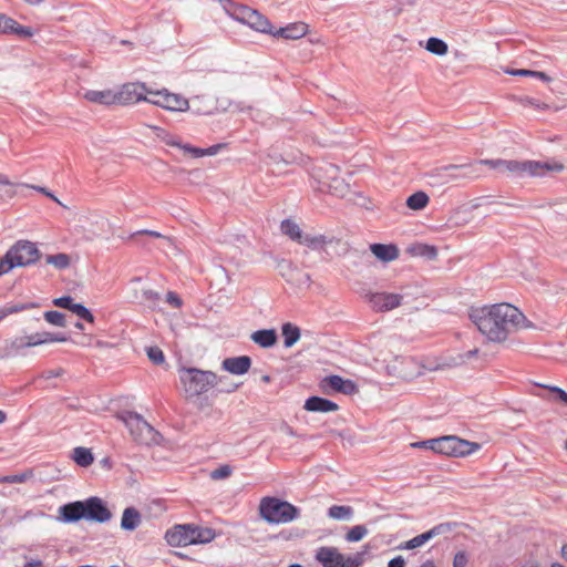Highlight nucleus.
<instances>
[{
    "label": "nucleus",
    "instance_id": "1",
    "mask_svg": "<svg viewBox=\"0 0 567 567\" xmlns=\"http://www.w3.org/2000/svg\"><path fill=\"white\" fill-rule=\"evenodd\" d=\"M470 319L489 341H505L525 320L523 312L511 303L471 308Z\"/></svg>",
    "mask_w": 567,
    "mask_h": 567
},
{
    "label": "nucleus",
    "instance_id": "2",
    "mask_svg": "<svg viewBox=\"0 0 567 567\" xmlns=\"http://www.w3.org/2000/svg\"><path fill=\"white\" fill-rule=\"evenodd\" d=\"M486 165L499 173L507 174L513 177H544L551 172H561L564 165L559 163H549L540 161H515V159H481L473 163L461 165H450L446 171L468 169L464 174L466 177H478L481 174L480 166Z\"/></svg>",
    "mask_w": 567,
    "mask_h": 567
},
{
    "label": "nucleus",
    "instance_id": "3",
    "mask_svg": "<svg viewBox=\"0 0 567 567\" xmlns=\"http://www.w3.org/2000/svg\"><path fill=\"white\" fill-rule=\"evenodd\" d=\"M217 534L213 528L196 526L193 524L176 525L168 529L165 539L173 547L208 544L216 538Z\"/></svg>",
    "mask_w": 567,
    "mask_h": 567
},
{
    "label": "nucleus",
    "instance_id": "4",
    "mask_svg": "<svg viewBox=\"0 0 567 567\" xmlns=\"http://www.w3.org/2000/svg\"><path fill=\"white\" fill-rule=\"evenodd\" d=\"M179 380L188 398H195L206 393L209 389L216 386L221 378L209 370L197 368H181L178 370Z\"/></svg>",
    "mask_w": 567,
    "mask_h": 567
},
{
    "label": "nucleus",
    "instance_id": "5",
    "mask_svg": "<svg viewBox=\"0 0 567 567\" xmlns=\"http://www.w3.org/2000/svg\"><path fill=\"white\" fill-rule=\"evenodd\" d=\"M41 257L37 245L29 240H18L3 257L0 258V272H9L16 267H28Z\"/></svg>",
    "mask_w": 567,
    "mask_h": 567
},
{
    "label": "nucleus",
    "instance_id": "6",
    "mask_svg": "<svg viewBox=\"0 0 567 567\" xmlns=\"http://www.w3.org/2000/svg\"><path fill=\"white\" fill-rule=\"evenodd\" d=\"M120 419L124 422L135 442L144 445L159 443L161 434L138 413L126 411L121 414Z\"/></svg>",
    "mask_w": 567,
    "mask_h": 567
},
{
    "label": "nucleus",
    "instance_id": "7",
    "mask_svg": "<svg viewBox=\"0 0 567 567\" xmlns=\"http://www.w3.org/2000/svg\"><path fill=\"white\" fill-rule=\"evenodd\" d=\"M228 7L225 8L227 14L234 20L248 25L252 30L261 33L270 32V22L259 11L247 6L233 3L226 0Z\"/></svg>",
    "mask_w": 567,
    "mask_h": 567
},
{
    "label": "nucleus",
    "instance_id": "8",
    "mask_svg": "<svg viewBox=\"0 0 567 567\" xmlns=\"http://www.w3.org/2000/svg\"><path fill=\"white\" fill-rule=\"evenodd\" d=\"M286 236L292 241L313 250L322 248L328 243L324 235L305 233L301 227L290 218H286Z\"/></svg>",
    "mask_w": 567,
    "mask_h": 567
},
{
    "label": "nucleus",
    "instance_id": "9",
    "mask_svg": "<svg viewBox=\"0 0 567 567\" xmlns=\"http://www.w3.org/2000/svg\"><path fill=\"white\" fill-rule=\"evenodd\" d=\"M258 513L261 519L271 525L284 522V501L266 496L260 499Z\"/></svg>",
    "mask_w": 567,
    "mask_h": 567
},
{
    "label": "nucleus",
    "instance_id": "10",
    "mask_svg": "<svg viewBox=\"0 0 567 567\" xmlns=\"http://www.w3.org/2000/svg\"><path fill=\"white\" fill-rule=\"evenodd\" d=\"M364 299L374 311L386 312L398 308L403 297L399 293L368 291L364 293Z\"/></svg>",
    "mask_w": 567,
    "mask_h": 567
},
{
    "label": "nucleus",
    "instance_id": "11",
    "mask_svg": "<svg viewBox=\"0 0 567 567\" xmlns=\"http://www.w3.org/2000/svg\"><path fill=\"white\" fill-rule=\"evenodd\" d=\"M148 87L144 83H126L116 91V102L121 105L133 104L144 101Z\"/></svg>",
    "mask_w": 567,
    "mask_h": 567
},
{
    "label": "nucleus",
    "instance_id": "12",
    "mask_svg": "<svg viewBox=\"0 0 567 567\" xmlns=\"http://www.w3.org/2000/svg\"><path fill=\"white\" fill-rule=\"evenodd\" d=\"M111 518V511L100 497L92 496L85 499V519L96 523H106Z\"/></svg>",
    "mask_w": 567,
    "mask_h": 567
},
{
    "label": "nucleus",
    "instance_id": "13",
    "mask_svg": "<svg viewBox=\"0 0 567 567\" xmlns=\"http://www.w3.org/2000/svg\"><path fill=\"white\" fill-rule=\"evenodd\" d=\"M321 386L324 391H327V389H331L336 392L348 395L358 391V386L352 380L343 379L337 374L326 377L321 382Z\"/></svg>",
    "mask_w": 567,
    "mask_h": 567
},
{
    "label": "nucleus",
    "instance_id": "14",
    "mask_svg": "<svg viewBox=\"0 0 567 567\" xmlns=\"http://www.w3.org/2000/svg\"><path fill=\"white\" fill-rule=\"evenodd\" d=\"M85 519V501L68 503L59 507V519L63 523H75Z\"/></svg>",
    "mask_w": 567,
    "mask_h": 567
},
{
    "label": "nucleus",
    "instance_id": "15",
    "mask_svg": "<svg viewBox=\"0 0 567 567\" xmlns=\"http://www.w3.org/2000/svg\"><path fill=\"white\" fill-rule=\"evenodd\" d=\"M315 559L322 567H340L342 554L337 547L321 546L316 549Z\"/></svg>",
    "mask_w": 567,
    "mask_h": 567
},
{
    "label": "nucleus",
    "instance_id": "16",
    "mask_svg": "<svg viewBox=\"0 0 567 567\" xmlns=\"http://www.w3.org/2000/svg\"><path fill=\"white\" fill-rule=\"evenodd\" d=\"M14 33L22 38H30L33 35V31L29 27L20 25L12 18L0 13V34Z\"/></svg>",
    "mask_w": 567,
    "mask_h": 567
},
{
    "label": "nucleus",
    "instance_id": "17",
    "mask_svg": "<svg viewBox=\"0 0 567 567\" xmlns=\"http://www.w3.org/2000/svg\"><path fill=\"white\" fill-rule=\"evenodd\" d=\"M223 369L231 374H245L251 365V360L247 355L227 358L221 363Z\"/></svg>",
    "mask_w": 567,
    "mask_h": 567
},
{
    "label": "nucleus",
    "instance_id": "18",
    "mask_svg": "<svg viewBox=\"0 0 567 567\" xmlns=\"http://www.w3.org/2000/svg\"><path fill=\"white\" fill-rule=\"evenodd\" d=\"M162 109L172 112H186L189 110V101L181 94L165 90Z\"/></svg>",
    "mask_w": 567,
    "mask_h": 567
},
{
    "label": "nucleus",
    "instance_id": "19",
    "mask_svg": "<svg viewBox=\"0 0 567 567\" xmlns=\"http://www.w3.org/2000/svg\"><path fill=\"white\" fill-rule=\"evenodd\" d=\"M303 408L309 412H333L339 409L338 404L321 396H310L306 400Z\"/></svg>",
    "mask_w": 567,
    "mask_h": 567
},
{
    "label": "nucleus",
    "instance_id": "20",
    "mask_svg": "<svg viewBox=\"0 0 567 567\" xmlns=\"http://www.w3.org/2000/svg\"><path fill=\"white\" fill-rule=\"evenodd\" d=\"M84 97L92 103H96V104H101V105L117 104L116 92H114L112 90H103V91L90 90L84 94Z\"/></svg>",
    "mask_w": 567,
    "mask_h": 567
},
{
    "label": "nucleus",
    "instance_id": "21",
    "mask_svg": "<svg viewBox=\"0 0 567 567\" xmlns=\"http://www.w3.org/2000/svg\"><path fill=\"white\" fill-rule=\"evenodd\" d=\"M370 250L378 259L385 262L392 261L399 257V249L393 244H372Z\"/></svg>",
    "mask_w": 567,
    "mask_h": 567
},
{
    "label": "nucleus",
    "instance_id": "22",
    "mask_svg": "<svg viewBox=\"0 0 567 567\" xmlns=\"http://www.w3.org/2000/svg\"><path fill=\"white\" fill-rule=\"evenodd\" d=\"M142 523V516L140 512L134 507H127L124 509L122 519H121V528L124 530H135Z\"/></svg>",
    "mask_w": 567,
    "mask_h": 567
},
{
    "label": "nucleus",
    "instance_id": "23",
    "mask_svg": "<svg viewBox=\"0 0 567 567\" xmlns=\"http://www.w3.org/2000/svg\"><path fill=\"white\" fill-rule=\"evenodd\" d=\"M250 339L261 348H271L278 338L274 329H264L252 332Z\"/></svg>",
    "mask_w": 567,
    "mask_h": 567
},
{
    "label": "nucleus",
    "instance_id": "24",
    "mask_svg": "<svg viewBox=\"0 0 567 567\" xmlns=\"http://www.w3.org/2000/svg\"><path fill=\"white\" fill-rule=\"evenodd\" d=\"M327 516L339 522H351L354 509L349 505H332L327 509Z\"/></svg>",
    "mask_w": 567,
    "mask_h": 567
},
{
    "label": "nucleus",
    "instance_id": "25",
    "mask_svg": "<svg viewBox=\"0 0 567 567\" xmlns=\"http://www.w3.org/2000/svg\"><path fill=\"white\" fill-rule=\"evenodd\" d=\"M480 444L470 442L466 440H462L457 436H455V443H454V457H464L468 456L475 451L480 450Z\"/></svg>",
    "mask_w": 567,
    "mask_h": 567
},
{
    "label": "nucleus",
    "instance_id": "26",
    "mask_svg": "<svg viewBox=\"0 0 567 567\" xmlns=\"http://www.w3.org/2000/svg\"><path fill=\"white\" fill-rule=\"evenodd\" d=\"M315 175L318 177L319 183L322 185V187H330L327 179H332L334 182H338L336 178V175L338 173V167L331 164L324 165V167H316L315 168Z\"/></svg>",
    "mask_w": 567,
    "mask_h": 567
},
{
    "label": "nucleus",
    "instance_id": "27",
    "mask_svg": "<svg viewBox=\"0 0 567 567\" xmlns=\"http://www.w3.org/2000/svg\"><path fill=\"white\" fill-rule=\"evenodd\" d=\"M309 31V25L305 22L286 23V40H298L303 38Z\"/></svg>",
    "mask_w": 567,
    "mask_h": 567
},
{
    "label": "nucleus",
    "instance_id": "28",
    "mask_svg": "<svg viewBox=\"0 0 567 567\" xmlns=\"http://www.w3.org/2000/svg\"><path fill=\"white\" fill-rule=\"evenodd\" d=\"M429 203V196L420 190L410 195L406 199V206L413 210L423 209Z\"/></svg>",
    "mask_w": 567,
    "mask_h": 567
},
{
    "label": "nucleus",
    "instance_id": "29",
    "mask_svg": "<svg viewBox=\"0 0 567 567\" xmlns=\"http://www.w3.org/2000/svg\"><path fill=\"white\" fill-rule=\"evenodd\" d=\"M454 443H455V435H446V436L437 437L436 453L453 456L454 455Z\"/></svg>",
    "mask_w": 567,
    "mask_h": 567
},
{
    "label": "nucleus",
    "instance_id": "30",
    "mask_svg": "<svg viewBox=\"0 0 567 567\" xmlns=\"http://www.w3.org/2000/svg\"><path fill=\"white\" fill-rule=\"evenodd\" d=\"M72 457L78 465L83 467H86L93 463V455L91 451L86 447H75L73 450Z\"/></svg>",
    "mask_w": 567,
    "mask_h": 567
},
{
    "label": "nucleus",
    "instance_id": "31",
    "mask_svg": "<svg viewBox=\"0 0 567 567\" xmlns=\"http://www.w3.org/2000/svg\"><path fill=\"white\" fill-rule=\"evenodd\" d=\"M45 262L48 265L53 266L56 269L62 270V269H66L70 266L71 259H70L69 255H66L64 252H60L56 255H48L45 257Z\"/></svg>",
    "mask_w": 567,
    "mask_h": 567
},
{
    "label": "nucleus",
    "instance_id": "32",
    "mask_svg": "<svg viewBox=\"0 0 567 567\" xmlns=\"http://www.w3.org/2000/svg\"><path fill=\"white\" fill-rule=\"evenodd\" d=\"M425 49L435 55H445L447 53V44L442 39L432 37L426 41Z\"/></svg>",
    "mask_w": 567,
    "mask_h": 567
},
{
    "label": "nucleus",
    "instance_id": "33",
    "mask_svg": "<svg viewBox=\"0 0 567 567\" xmlns=\"http://www.w3.org/2000/svg\"><path fill=\"white\" fill-rule=\"evenodd\" d=\"M368 533L369 530L364 525H354L348 529L347 534L344 535V539L348 543H358L362 540L368 535Z\"/></svg>",
    "mask_w": 567,
    "mask_h": 567
},
{
    "label": "nucleus",
    "instance_id": "34",
    "mask_svg": "<svg viewBox=\"0 0 567 567\" xmlns=\"http://www.w3.org/2000/svg\"><path fill=\"white\" fill-rule=\"evenodd\" d=\"M429 540H431V538H430V534L426 530L425 533H422V534L409 539L408 542L401 544L399 546V548L404 549V550L415 549L417 547L423 546Z\"/></svg>",
    "mask_w": 567,
    "mask_h": 567
},
{
    "label": "nucleus",
    "instance_id": "35",
    "mask_svg": "<svg viewBox=\"0 0 567 567\" xmlns=\"http://www.w3.org/2000/svg\"><path fill=\"white\" fill-rule=\"evenodd\" d=\"M413 254L427 260H434L437 257V249L431 245L420 244L413 248Z\"/></svg>",
    "mask_w": 567,
    "mask_h": 567
},
{
    "label": "nucleus",
    "instance_id": "36",
    "mask_svg": "<svg viewBox=\"0 0 567 567\" xmlns=\"http://www.w3.org/2000/svg\"><path fill=\"white\" fill-rule=\"evenodd\" d=\"M301 337V330L296 324L286 322V349L291 348Z\"/></svg>",
    "mask_w": 567,
    "mask_h": 567
},
{
    "label": "nucleus",
    "instance_id": "37",
    "mask_svg": "<svg viewBox=\"0 0 567 567\" xmlns=\"http://www.w3.org/2000/svg\"><path fill=\"white\" fill-rule=\"evenodd\" d=\"M43 317L47 322H49L50 324H53L55 327L63 328L66 326L65 315L60 311H55V310L45 311Z\"/></svg>",
    "mask_w": 567,
    "mask_h": 567
},
{
    "label": "nucleus",
    "instance_id": "38",
    "mask_svg": "<svg viewBox=\"0 0 567 567\" xmlns=\"http://www.w3.org/2000/svg\"><path fill=\"white\" fill-rule=\"evenodd\" d=\"M71 311L76 315L80 319H83L87 322L93 323L94 322V316L92 312L82 303H74Z\"/></svg>",
    "mask_w": 567,
    "mask_h": 567
},
{
    "label": "nucleus",
    "instance_id": "39",
    "mask_svg": "<svg viewBox=\"0 0 567 567\" xmlns=\"http://www.w3.org/2000/svg\"><path fill=\"white\" fill-rule=\"evenodd\" d=\"M165 90L166 89H163L159 91H153V90L148 89L147 94H145L144 102H147V103H151V104L162 107L163 99L165 95Z\"/></svg>",
    "mask_w": 567,
    "mask_h": 567
},
{
    "label": "nucleus",
    "instance_id": "40",
    "mask_svg": "<svg viewBox=\"0 0 567 567\" xmlns=\"http://www.w3.org/2000/svg\"><path fill=\"white\" fill-rule=\"evenodd\" d=\"M233 474V467L224 464L210 472V478L214 481L228 478Z\"/></svg>",
    "mask_w": 567,
    "mask_h": 567
},
{
    "label": "nucleus",
    "instance_id": "41",
    "mask_svg": "<svg viewBox=\"0 0 567 567\" xmlns=\"http://www.w3.org/2000/svg\"><path fill=\"white\" fill-rule=\"evenodd\" d=\"M453 525L454 524L452 523H441L435 525L434 527L427 530V533L430 534V538L433 539L436 536L450 533L453 528Z\"/></svg>",
    "mask_w": 567,
    "mask_h": 567
},
{
    "label": "nucleus",
    "instance_id": "42",
    "mask_svg": "<svg viewBox=\"0 0 567 567\" xmlns=\"http://www.w3.org/2000/svg\"><path fill=\"white\" fill-rule=\"evenodd\" d=\"M447 166L449 165L440 168V176L445 177L447 181L449 179H457V178H467L466 176H464V174L467 173L468 169L446 171L445 168Z\"/></svg>",
    "mask_w": 567,
    "mask_h": 567
},
{
    "label": "nucleus",
    "instance_id": "43",
    "mask_svg": "<svg viewBox=\"0 0 567 567\" xmlns=\"http://www.w3.org/2000/svg\"><path fill=\"white\" fill-rule=\"evenodd\" d=\"M147 357L154 364H162L165 360L164 353L158 347L147 348Z\"/></svg>",
    "mask_w": 567,
    "mask_h": 567
},
{
    "label": "nucleus",
    "instance_id": "44",
    "mask_svg": "<svg viewBox=\"0 0 567 567\" xmlns=\"http://www.w3.org/2000/svg\"><path fill=\"white\" fill-rule=\"evenodd\" d=\"M133 299L140 301L155 302L159 299V295L154 290L145 289L142 291V297L134 292Z\"/></svg>",
    "mask_w": 567,
    "mask_h": 567
},
{
    "label": "nucleus",
    "instance_id": "45",
    "mask_svg": "<svg viewBox=\"0 0 567 567\" xmlns=\"http://www.w3.org/2000/svg\"><path fill=\"white\" fill-rule=\"evenodd\" d=\"M28 477H29V474H27V473L0 476V484H3V483L20 484V483H24L28 480Z\"/></svg>",
    "mask_w": 567,
    "mask_h": 567
},
{
    "label": "nucleus",
    "instance_id": "46",
    "mask_svg": "<svg viewBox=\"0 0 567 567\" xmlns=\"http://www.w3.org/2000/svg\"><path fill=\"white\" fill-rule=\"evenodd\" d=\"M32 307H34L33 303H20V305H16V306L6 307V308L0 309V313H3V319H4L9 315L17 313V312L30 309Z\"/></svg>",
    "mask_w": 567,
    "mask_h": 567
},
{
    "label": "nucleus",
    "instance_id": "47",
    "mask_svg": "<svg viewBox=\"0 0 567 567\" xmlns=\"http://www.w3.org/2000/svg\"><path fill=\"white\" fill-rule=\"evenodd\" d=\"M42 339L44 341V344L52 343V342H66L69 338L63 333H52V332H42Z\"/></svg>",
    "mask_w": 567,
    "mask_h": 567
},
{
    "label": "nucleus",
    "instance_id": "48",
    "mask_svg": "<svg viewBox=\"0 0 567 567\" xmlns=\"http://www.w3.org/2000/svg\"><path fill=\"white\" fill-rule=\"evenodd\" d=\"M519 101L523 106H529L535 110H546L548 107L547 104L529 96L522 97Z\"/></svg>",
    "mask_w": 567,
    "mask_h": 567
},
{
    "label": "nucleus",
    "instance_id": "49",
    "mask_svg": "<svg viewBox=\"0 0 567 567\" xmlns=\"http://www.w3.org/2000/svg\"><path fill=\"white\" fill-rule=\"evenodd\" d=\"M74 300L70 296H63L53 299V305L59 308H64L71 311L72 307L74 306Z\"/></svg>",
    "mask_w": 567,
    "mask_h": 567
},
{
    "label": "nucleus",
    "instance_id": "50",
    "mask_svg": "<svg viewBox=\"0 0 567 567\" xmlns=\"http://www.w3.org/2000/svg\"><path fill=\"white\" fill-rule=\"evenodd\" d=\"M14 195H16V185L8 179L4 184V186L1 188L0 198L4 199V200L11 199Z\"/></svg>",
    "mask_w": 567,
    "mask_h": 567
},
{
    "label": "nucleus",
    "instance_id": "51",
    "mask_svg": "<svg viewBox=\"0 0 567 567\" xmlns=\"http://www.w3.org/2000/svg\"><path fill=\"white\" fill-rule=\"evenodd\" d=\"M411 446L417 447V449L431 450V451L436 453L437 437L436 439H430V440H424V441L415 442V443H412Z\"/></svg>",
    "mask_w": 567,
    "mask_h": 567
},
{
    "label": "nucleus",
    "instance_id": "52",
    "mask_svg": "<svg viewBox=\"0 0 567 567\" xmlns=\"http://www.w3.org/2000/svg\"><path fill=\"white\" fill-rule=\"evenodd\" d=\"M28 348L38 347L44 344L42 339V332L32 333L25 336Z\"/></svg>",
    "mask_w": 567,
    "mask_h": 567
},
{
    "label": "nucleus",
    "instance_id": "53",
    "mask_svg": "<svg viewBox=\"0 0 567 567\" xmlns=\"http://www.w3.org/2000/svg\"><path fill=\"white\" fill-rule=\"evenodd\" d=\"M468 555L465 551H457L453 558V567H466Z\"/></svg>",
    "mask_w": 567,
    "mask_h": 567
},
{
    "label": "nucleus",
    "instance_id": "54",
    "mask_svg": "<svg viewBox=\"0 0 567 567\" xmlns=\"http://www.w3.org/2000/svg\"><path fill=\"white\" fill-rule=\"evenodd\" d=\"M537 385L548 389L550 392L556 393L558 399L567 405V392L565 390H563L558 386H555V385H545V384H537Z\"/></svg>",
    "mask_w": 567,
    "mask_h": 567
},
{
    "label": "nucleus",
    "instance_id": "55",
    "mask_svg": "<svg viewBox=\"0 0 567 567\" xmlns=\"http://www.w3.org/2000/svg\"><path fill=\"white\" fill-rule=\"evenodd\" d=\"M24 348H28L25 336L17 337L10 342V350L12 351H20Z\"/></svg>",
    "mask_w": 567,
    "mask_h": 567
},
{
    "label": "nucleus",
    "instance_id": "56",
    "mask_svg": "<svg viewBox=\"0 0 567 567\" xmlns=\"http://www.w3.org/2000/svg\"><path fill=\"white\" fill-rule=\"evenodd\" d=\"M299 516V508L286 501V523L291 522Z\"/></svg>",
    "mask_w": 567,
    "mask_h": 567
},
{
    "label": "nucleus",
    "instance_id": "57",
    "mask_svg": "<svg viewBox=\"0 0 567 567\" xmlns=\"http://www.w3.org/2000/svg\"><path fill=\"white\" fill-rule=\"evenodd\" d=\"M182 150H183L185 153L190 154L193 157H203V156H205V151H204V148L195 147V146H192V145H189V144H184V145L182 146Z\"/></svg>",
    "mask_w": 567,
    "mask_h": 567
},
{
    "label": "nucleus",
    "instance_id": "58",
    "mask_svg": "<svg viewBox=\"0 0 567 567\" xmlns=\"http://www.w3.org/2000/svg\"><path fill=\"white\" fill-rule=\"evenodd\" d=\"M533 70H527V69H513V70H507L506 73L507 74H511V75H514V76H533Z\"/></svg>",
    "mask_w": 567,
    "mask_h": 567
},
{
    "label": "nucleus",
    "instance_id": "59",
    "mask_svg": "<svg viewBox=\"0 0 567 567\" xmlns=\"http://www.w3.org/2000/svg\"><path fill=\"white\" fill-rule=\"evenodd\" d=\"M166 301L175 308H179L182 306L181 298L175 292L172 291L167 293Z\"/></svg>",
    "mask_w": 567,
    "mask_h": 567
},
{
    "label": "nucleus",
    "instance_id": "60",
    "mask_svg": "<svg viewBox=\"0 0 567 567\" xmlns=\"http://www.w3.org/2000/svg\"><path fill=\"white\" fill-rule=\"evenodd\" d=\"M63 372H64V370L61 369V368H58V369H54V370H48V371L43 372L42 378L49 380V379L62 375Z\"/></svg>",
    "mask_w": 567,
    "mask_h": 567
},
{
    "label": "nucleus",
    "instance_id": "61",
    "mask_svg": "<svg viewBox=\"0 0 567 567\" xmlns=\"http://www.w3.org/2000/svg\"><path fill=\"white\" fill-rule=\"evenodd\" d=\"M226 144H216L210 147L204 148L205 156H214L216 155L221 148H224Z\"/></svg>",
    "mask_w": 567,
    "mask_h": 567
},
{
    "label": "nucleus",
    "instance_id": "62",
    "mask_svg": "<svg viewBox=\"0 0 567 567\" xmlns=\"http://www.w3.org/2000/svg\"><path fill=\"white\" fill-rule=\"evenodd\" d=\"M405 560L402 556H396L388 563V567H404Z\"/></svg>",
    "mask_w": 567,
    "mask_h": 567
},
{
    "label": "nucleus",
    "instance_id": "63",
    "mask_svg": "<svg viewBox=\"0 0 567 567\" xmlns=\"http://www.w3.org/2000/svg\"><path fill=\"white\" fill-rule=\"evenodd\" d=\"M32 188L37 189L38 192H41L42 194H44L45 196L50 197L55 203L61 204V202L51 192H49L47 188L40 187V186H32Z\"/></svg>",
    "mask_w": 567,
    "mask_h": 567
},
{
    "label": "nucleus",
    "instance_id": "64",
    "mask_svg": "<svg viewBox=\"0 0 567 567\" xmlns=\"http://www.w3.org/2000/svg\"><path fill=\"white\" fill-rule=\"evenodd\" d=\"M478 353V349H473V350H470L467 352H465L464 354H462L461 357V362H465L470 359H472L473 357H475L476 354Z\"/></svg>",
    "mask_w": 567,
    "mask_h": 567
}]
</instances>
